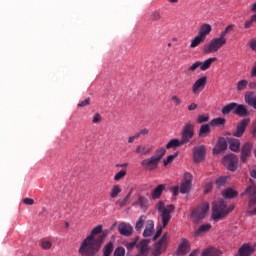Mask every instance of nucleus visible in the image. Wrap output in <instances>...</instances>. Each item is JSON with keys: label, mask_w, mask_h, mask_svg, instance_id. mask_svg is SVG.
Returning <instances> with one entry per match:
<instances>
[{"label": "nucleus", "mask_w": 256, "mask_h": 256, "mask_svg": "<svg viewBox=\"0 0 256 256\" xmlns=\"http://www.w3.org/2000/svg\"><path fill=\"white\" fill-rule=\"evenodd\" d=\"M108 235V231L103 232V226L98 225L92 229L89 236H87L81 243L78 253L81 256H95L101 251L103 242Z\"/></svg>", "instance_id": "1"}, {"label": "nucleus", "mask_w": 256, "mask_h": 256, "mask_svg": "<svg viewBox=\"0 0 256 256\" xmlns=\"http://www.w3.org/2000/svg\"><path fill=\"white\" fill-rule=\"evenodd\" d=\"M166 153L167 150H165V148L157 149L154 155L141 161V166L146 169V171H155Z\"/></svg>", "instance_id": "2"}, {"label": "nucleus", "mask_w": 256, "mask_h": 256, "mask_svg": "<svg viewBox=\"0 0 256 256\" xmlns=\"http://www.w3.org/2000/svg\"><path fill=\"white\" fill-rule=\"evenodd\" d=\"M233 209H235V205L227 206V204H225V201L219 200L218 202L213 204L212 219L214 221H221V219L227 217V215L231 213Z\"/></svg>", "instance_id": "3"}, {"label": "nucleus", "mask_w": 256, "mask_h": 256, "mask_svg": "<svg viewBox=\"0 0 256 256\" xmlns=\"http://www.w3.org/2000/svg\"><path fill=\"white\" fill-rule=\"evenodd\" d=\"M156 209L162 219V227H167L171 221V213L175 211V206L173 204L165 206V202L159 201L156 204Z\"/></svg>", "instance_id": "4"}, {"label": "nucleus", "mask_w": 256, "mask_h": 256, "mask_svg": "<svg viewBox=\"0 0 256 256\" xmlns=\"http://www.w3.org/2000/svg\"><path fill=\"white\" fill-rule=\"evenodd\" d=\"M207 213H209V202H202L192 210L190 217L193 223H201L207 217Z\"/></svg>", "instance_id": "5"}, {"label": "nucleus", "mask_w": 256, "mask_h": 256, "mask_svg": "<svg viewBox=\"0 0 256 256\" xmlns=\"http://www.w3.org/2000/svg\"><path fill=\"white\" fill-rule=\"evenodd\" d=\"M223 45H227V39L213 38L209 44L204 45L203 53H217Z\"/></svg>", "instance_id": "6"}, {"label": "nucleus", "mask_w": 256, "mask_h": 256, "mask_svg": "<svg viewBox=\"0 0 256 256\" xmlns=\"http://www.w3.org/2000/svg\"><path fill=\"white\" fill-rule=\"evenodd\" d=\"M193 135H195V124L188 122L182 128L181 143L184 145L185 143H189V140L193 139Z\"/></svg>", "instance_id": "7"}, {"label": "nucleus", "mask_w": 256, "mask_h": 256, "mask_svg": "<svg viewBox=\"0 0 256 256\" xmlns=\"http://www.w3.org/2000/svg\"><path fill=\"white\" fill-rule=\"evenodd\" d=\"M238 163L239 158L235 154H229L223 158V165L228 169V171H237Z\"/></svg>", "instance_id": "8"}, {"label": "nucleus", "mask_w": 256, "mask_h": 256, "mask_svg": "<svg viewBox=\"0 0 256 256\" xmlns=\"http://www.w3.org/2000/svg\"><path fill=\"white\" fill-rule=\"evenodd\" d=\"M192 183H193V175H191V173L189 172L184 173L183 180L180 185V193H182L183 195L185 193H189V191H191Z\"/></svg>", "instance_id": "9"}, {"label": "nucleus", "mask_w": 256, "mask_h": 256, "mask_svg": "<svg viewBox=\"0 0 256 256\" xmlns=\"http://www.w3.org/2000/svg\"><path fill=\"white\" fill-rule=\"evenodd\" d=\"M205 155H207V148L205 145H200L193 148L194 163H201V161H205Z\"/></svg>", "instance_id": "10"}, {"label": "nucleus", "mask_w": 256, "mask_h": 256, "mask_svg": "<svg viewBox=\"0 0 256 256\" xmlns=\"http://www.w3.org/2000/svg\"><path fill=\"white\" fill-rule=\"evenodd\" d=\"M167 249V233L163 234L162 238L154 245L152 255L159 256Z\"/></svg>", "instance_id": "11"}, {"label": "nucleus", "mask_w": 256, "mask_h": 256, "mask_svg": "<svg viewBox=\"0 0 256 256\" xmlns=\"http://www.w3.org/2000/svg\"><path fill=\"white\" fill-rule=\"evenodd\" d=\"M251 123L250 118H244L236 125V130L232 133L233 137H241L247 131V126Z\"/></svg>", "instance_id": "12"}, {"label": "nucleus", "mask_w": 256, "mask_h": 256, "mask_svg": "<svg viewBox=\"0 0 256 256\" xmlns=\"http://www.w3.org/2000/svg\"><path fill=\"white\" fill-rule=\"evenodd\" d=\"M245 195L249 199V205L250 206L255 205V203H256V186H255V184H251L246 188L245 192L242 193V196H245Z\"/></svg>", "instance_id": "13"}, {"label": "nucleus", "mask_w": 256, "mask_h": 256, "mask_svg": "<svg viewBox=\"0 0 256 256\" xmlns=\"http://www.w3.org/2000/svg\"><path fill=\"white\" fill-rule=\"evenodd\" d=\"M251 151H253V144L251 142H246L241 149L240 159L242 163H247V159L251 157Z\"/></svg>", "instance_id": "14"}, {"label": "nucleus", "mask_w": 256, "mask_h": 256, "mask_svg": "<svg viewBox=\"0 0 256 256\" xmlns=\"http://www.w3.org/2000/svg\"><path fill=\"white\" fill-rule=\"evenodd\" d=\"M118 233L123 237H131L133 235V226L127 222H121L118 225Z\"/></svg>", "instance_id": "15"}, {"label": "nucleus", "mask_w": 256, "mask_h": 256, "mask_svg": "<svg viewBox=\"0 0 256 256\" xmlns=\"http://www.w3.org/2000/svg\"><path fill=\"white\" fill-rule=\"evenodd\" d=\"M205 85H207V77L206 76L201 77L198 80H196V82L192 86V92L195 95H199L200 91L205 89Z\"/></svg>", "instance_id": "16"}, {"label": "nucleus", "mask_w": 256, "mask_h": 256, "mask_svg": "<svg viewBox=\"0 0 256 256\" xmlns=\"http://www.w3.org/2000/svg\"><path fill=\"white\" fill-rule=\"evenodd\" d=\"M253 253H255V247L249 243L243 244L238 250L239 256H251Z\"/></svg>", "instance_id": "17"}, {"label": "nucleus", "mask_w": 256, "mask_h": 256, "mask_svg": "<svg viewBox=\"0 0 256 256\" xmlns=\"http://www.w3.org/2000/svg\"><path fill=\"white\" fill-rule=\"evenodd\" d=\"M149 243H150L149 240L143 239V240L140 241L139 244H137L136 247H137V249H139L138 254L140 256H147V255H149Z\"/></svg>", "instance_id": "18"}, {"label": "nucleus", "mask_w": 256, "mask_h": 256, "mask_svg": "<svg viewBox=\"0 0 256 256\" xmlns=\"http://www.w3.org/2000/svg\"><path fill=\"white\" fill-rule=\"evenodd\" d=\"M153 151V147H151L150 145H138L135 153H137V155H149L151 152Z\"/></svg>", "instance_id": "19"}, {"label": "nucleus", "mask_w": 256, "mask_h": 256, "mask_svg": "<svg viewBox=\"0 0 256 256\" xmlns=\"http://www.w3.org/2000/svg\"><path fill=\"white\" fill-rule=\"evenodd\" d=\"M213 27L210 24L204 23L200 26L198 35L204 39H207V35L211 33Z\"/></svg>", "instance_id": "20"}, {"label": "nucleus", "mask_w": 256, "mask_h": 256, "mask_svg": "<svg viewBox=\"0 0 256 256\" xmlns=\"http://www.w3.org/2000/svg\"><path fill=\"white\" fill-rule=\"evenodd\" d=\"M153 231H155V222H153V220H148L143 232V237H151Z\"/></svg>", "instance_id": "21"}, {"label": "nucleus", "mask_w": 256, "mask_h": 256, "mask_svg": "<svg viewBox=\"0 0 256 256\" xmlns=\"http://www.w3.org/2000/svg\"><path fill=\"white\" fill-rule=\"evenodd\" d=\"M163 191H165V184L158 185L152 192L151 197L152 199H161V195H163Z\"/></svg>", "instance_id": "22"}, {"label": "nucleus", "mask_w": 256, "mask_h": 256, "mask_svg": "<svg viewBox=\"0 0 256 256\" xmlns=\"http://www.w3.org/2000/svg\"><path fill=\"white\" fill-rule=\"evenodd\" d=\"M209 231H211V224H203L194 232V237H201V235H205Z\"/></svg>", "instance_id": "23"}, {"label": "nucleus", "mask_w": 256, "mask_h": 256, "mask_svg": "<svg viewBox=\"0 0 256 256\" xmlns=\"http://www.w3.org/2000/svg\"><path fill=\"white\" fill-rule=\"evenodd\" d=\"M187 251H189V241H187V239H182L177 250V255H187Z\"/></svg>", "instance_id": "24"}, {"label": "nucleus", "mask_w": 256, "mask_h": 256, "mask_svg": "<svg viewBox=\"0 0 256 256\" xmlns=\"http://www.w3.org/2000/svg\"><path fill=\"white\" fill-rule=\"evenodd\" d=\"M234 114L238 115V117H247L249 115V112L247 111V107L243 104H237Z\"/></svg>", "instance_id": "25"}, {"label": "nucleus", "mask_w": 256, "mask_h": 256, "mask_svg": "<svg viewBox=\"0 0 256 256\" xmlns=\"http://www.w3.org/2000/svg\"><path fill=\"white\" fill-rule=\"evenodd\" d=\"M247 105L256 109V95L253 92H247L245 95Z\"/></svg>", "instance_id": "26"}, {"label": "nucleus", "mask_w": 256, "mask_h": 256, "mask_svg": "<svg viewBox=\"0 0 256 256\" xmlns=\"http://www.w3.org/2000/svg\"><path fill=\"white\" fill-rule=\"evenodd\" d=\"M202 256H221V252L219 249L215 247H209L203 250Z\"/></svg>", "instance_id": "27"}, {"label": "nucleus", "mask_w": 256, "mask_h": 256, "mask_svg": "<svg viewBox=\"0 0 256 256\" xmlns=\"http://www.w3.org/2000/svg\"><path fill=\"white\" fill-rule=\"evenodd\" d=\"M229 149L237 153L241 149V141L239 139H230L229 140Z\"/></svg>", "instance_id": "28"}, {"label": "nucleus", "mask_w": 256, "mask_h": 256, "mask_svg": "<svg viewBox=\"0 0 256 256\" xmlns=\"http://www.w3.org/2000/svg\"><path fill=\"white\" fill-rule=\"evenodd\" d=\"M225 149H227V141L219 140L217 146L213 149V153L219 155V153L225 151Z\"/></svg>", "instance_id": "29"}, {"label": "nucleus", "mask_w": 256, "mask_h": 256, "mask_svg": "<svg viewBox=\"0 0 256 256\" xmlns=\"http://www.w3.org/2000/svg\"><path fill=\"white\" fill-rule=\"evenodd\" d=\"M217 61V58H208L204 62H201L200 70L201 71H207V69H210L211 65Z\"/></svg>", "instance_id": "30"}, {"label": "nucleus", "mask_w": 256, "mask_h": 256, "mask_svg": "<svg viewBox=\"0 0 256 256\" xmlns=\"http://www.w3.org/2000/svg\"><path fill=\"white\" fill-rule=\"evenodd\" d=\"M145 221H147V216L141 215L135 224V231H137V233H141V229H143Z\"/></svg>", "instance_id": "31"}, {"label": "nucleus", "mask_w": 256, "mask_h": 256, "mask_svg": "<svg viewBox=\"0 0 256 256\" xmlns=\"http://www.w3.org/2000/svg\"><path fill=\"white\" fill-rule=\"evenodd\" d=\"M236 107H237V103L231 102L222 108V114L229 115V113H231V111H233V113H235Z\"/></svg>", "instance_id": "32"}, {"label": "nucleus", "mask_w": 256, "mask_h": 256, "mask_svg": "<svg viewBox=\"0 0 256 256\" xmlns=\"http://www.w3.org/2000/svg\"><path fill=\"white\" fill-rule=\"evenodd\" d=\"M211 133V126L209 124H203L200 126L198 136L199 137H207Z\"/></svg>", "instance_id": "33"}, {"label": "nucleus", "mask_w": 256, "mask_h": 256, "mask_svg": "<svg viewBox=\"0 0 256 256\" xmlns=\"http://www.w3.org/2000/svg\"><path fill=\"white\" fill-rule=\"evenodd\" d=\"M181 145H185L181 143L179 139H172L166 144V149H177V147H181Z\"/></svg>", "instance_id": "34"}, {"label": "nucleus", "mask_w": 256, "mask_h": 256, "mask_svg": "<svg viewBox=\"0 0 256 256\" xmlns=\"http://www.w3.org/2000/svg\"><path fill=\"white\" fill-rule=\"evenodd\" d=\"M223 197L225 199H234V197H237V191L233 190L232 188H227L222 192Z\"/></svg>", "instance_id": "35"}, {"label": "nucleus", "mask_w": 256, "mask_h": 256, "mask_svg": "<svg viewBox=\"0 0 256 256\" xmlns=\"http://www.w3.org/2000/svg\"><path fill=\"white\" fill-rule=\"evenodd\" d=\"M205 42V38H202L199 34L191 41L190 47L191 49H195V47H199L201 43Z\"/></svg>", "instance_id": "36"}, {"label": "nucleus", "mask_w": 256, "mask_h": 256, "mask_svg": "<svg viewBox=\"0 0 256 256\" xmlns=\"http://www.w3.org/2000/svg\"><path fill=\"white\" fill-rule=\"evenodd\" d=\"M134 205H140L141 209H147L149 205V200L143 196L138 197V201L134 203Z\"/></svg>", "instance_id": "37"}, {"label": "nucleus", "mask_w": 256, "mask_h": 256, "mask_svg": "<svg viewBox=\"0 0 256 256\" xmlns=\"http://www.w3.org/2000/svg\"><path fill=\"white\" fill-rule=\"evenodd\" d=\"M111 253H113V242H108L103 247V256H111Z\"/></svg>", "instance_id": "38"}, {"label": "nucleus", "mask_w": 256, "mask_h": 256, "mask_svg": "<svg viewBox=\"0 0 256 256\" xmlns=\"http://www.w3.org/2000/svg\"><path fill=\"white\" fill-rule=\"evenodd\" d=\"M161 19V10H154L151 14H150V21H160Z\"/></svg>", "instance_id": "39"}, {"label": "nucleus", "mask_w": 256, "mask_h": 256, "mask_svg": "<svg viewBox=\"0 0 256 256\" xmlns=\"http://www.w3.org/2000/svg\"><path fill=\"white\" fill-rule=\"evenodd\" d=\"M121 191L122 190H121V187H119V185H114L112 187L111 194H110L111 198L112 199L117 198L119 196V193H121Z\"/></svg>", "instance_id": "40"}, {"label": "nucleus", "mask_w": 256, "mask_h": 256, "mask_svg": "<svg viewBox=\"0 0 256 256\" xmlns=\"http://www.w3.org/2000/svg\"><path fill=\"white\" fill-rule=\"evenodd\" d=\"M234 27H235V25H233V24L228 25V26L225 28V30L220 33L219 38H220V39H227V38H225V37H227V33H230V31H233V28H234Z\"/></svg>", "instance_id": "41"}, {"label": "nucleus", "mask_w": 256, "mask_h": 256, "mask_svg": "<svg viewBox=\"0 0 256 256\" xmlns=\"http://www.w3.org/2000/svg\"><path fill=\"white\" fill-rule=\"evenodd\" d=\"M126 175H127V169L120 170L114 176V181H121V179L125 178Z\"/></svg>", "instance_id": "42"}, {"label": "nucleus", "mask_w": 256, "mask_h": 256, "mask_svg": "<svg viewBox=\"0 0 256 256\" xmlns=\"http://www.w3.org/2000/svg\"><path fill=\"white\" fill-rule=\"evenodd\" d=\"M210 125H212L213 127L217 126V125H225V118H215L213 120H211Z\"/></svg>", "instance_id": "43"}, {"label": "nucleus", "mask_w": 256, "mask_h": 256, "mask_svg": "<svg viewBox=\"0 0 256 256\" xmlns=\"http://www.w3.org/2000/svg\"><path fill=\"white\" fill-rule=\"evenodd\" d=\"M247 85H249L247 80H240L237 84L238 91H245V89H247Z\"/></svg>", "instance_id": "44"}, {"label": "nucleus", "mask_w": 256, "mask_h": 256, "mask_svg": "<svg viewBox=\"0 0 256 256\" xmlns=\"http://www.w3.org/2000/svg\"><path fill=\"white\" fill-rule=\"evenodd\" d=\"M133 193V189H131L128 194L126 195V197L119 202L120 207H125V205H127V203H129V199H131V195Z\"/></svg>", "instance_id": "45"}, {"label": "nucleus", "mask_w": 256, "mask_h": 256, "mask_svg": "<svg viewBox=\"0 0 256 256\" xmlns=\"http://www.w3.org/2000/svg\"><path fill=\"white\" fill-rule=\"evenodd\" d=\"M177 155H179V153L176 152L175 154L169 155L166 159H164V166L167 167L169 163H172V161L177 157Z\"/></svg>", "instance_id": "46"}, {"label": "nucleus", "mask_w": 256, "mask_h": 256, "mask_svg": "<svg viewBox=\"0 0 256 256\" xmlns=\"http://www.w3.org/2000/svg\"><path fill=\"white\" fill-rule=\"evenodd\" d=\"M207 121H209V115H198L197 117V123H207Z\"/></svg>", "instance_id": "47"}, {"label": "nucleus", "mask_w": 256, "mask_h": 256, "mask_svg": "<svg viewBox=\"0 0 256 256\" xmlns=\"http://www.w3.org/2000/svg\"><path fill=\"white\" fill-rule=\"evenodd\" d=\"M225 183H227V177L221 176L216 180L217 187H223Z\"/></svg>", "instance_id": "48"}, {"label": "nucleus", "mask_w": 256, "mask_h": 256, "mask_svg": "<svg viewBox=\"0 0 256 256\" xmlns=\"http://www.w3.org/2000/svg\"><path fill=\"white\" fill-rule=\"evenodd\" d=\"M199 67L201 68V61H196L195 63H193V64L188 68V71H190V72L197 71V69H199Z\"/></svg>", "instance_id": "49"}, {"label": "nucleus", "mask_w": 256, "mask_h": 256, "mask_svg": "<svg viewBox=\"0 0 256 256\" xmlns=\"http://www.w3.org/2000/svg\"><path fill=\"white\" fill-rule=\"evenodd\" d=\"M114 256H125V248L123 247H117L114 250Z\"/></svg>", "instance_id": "50"}, {"label": "nucleus", "mask_w": 256, "mask_h": 256, "mask_svg": "<svg viewBox=\"0 0 256 256\" xmlns=\"http://www.w3.org/2000/svg\"><path fill=\"white\" fill-rule=\"evenodd\" d=\"M41 247H42V249L47 250V249H49L50 247H53V243H51V241H49V240H43V241L41 242Z\"/></svg>", "instance_id": "51"}, {"label": "nucleus", "mask_w": 256, "mask_h": 256, "mask_svg": "<svg viewBox=\"0 0 256 256\" xmlns=\"http://www.w3.org/2000/svg\"><path fill=\"white\" fill-rule=\"evenodd\" d=\"M171 100H172V103H174V105L176 107H179V105H181V103H183L181 98H179L177 95L172 96Z\"/></svg>", "instance_id": "52"}, {"label": "nucleus", "mask_w": 256, "mask_h": 256, "mask_svg": "<svg viewBox=\"0 0 256 256\" xmlns=\"http://www.w3.org/2000/svg\"><path fill=\"white\" fill-rule=\"evenodd\" d=\"M88 105H91V98H86L85 100L81 101L78 104V107H87Z\"/></svg>", "instance_id": "53"}, {"label": "nucleus", "mask_w": 256, "mask_h": 256, "mask_svg": "<svg viewBox=\"0 0 256 256\" xmlns=\"http://www.w3.org/2000/svg\"><path fill=\"white\" fill-rule=\"evenodd\" d=\"M135 247H137V239L133 242H128L126 244V249H128V251H131V249H135Z\"/></svg>", "instance_id": "54"}, {"label": "nucleus", "mask_w": 256, "mask_h": 256, "mask_svg": "<svg viewBox=\"0 0 256 256\" xmlns=\"http://www.w3.org/2000/svg\"><path fill=\"white\" fill-rule=\"evenodd\" d=\"M92 123H94V124L101 123V114L96 113L93 116Z\"/></svg>", "instance_id": "55"}, {"label": "nucleus", "mask_w": 256, "mask_h": 256, "mask_svg": "<svg viewBox=\"0 0 256 256\" xmlns=\"http://www.w3.org/2000/svg\"><path fill=\"white\" fill-rule=\"evenodd\" d=\"M249 47L252 49V51H256V38H252L249 41Z\"/></svg>", "instance_id": "56"}, {"label": "nucleus", "mask_w": 256, "mask_h": 256, "mask_svg": "<svg viewBox=\"0 0 256 256\" xmlns=\"http://www.w3.org/2000/svg\"><path fill=\"white\" fill-rule=\"evenodd\" d=\"M163 233V228L160 227L157 231L156 234L153 237V241H156V239H159V237H161V234Z\"/></svg>", "instance_id": "57"}, {"label": "nucleus", "mask_w": 256, "mask_h": 256, "mask_svg": "<svg viewBox=\"0 0 256 256\" xmlns=\"http://www.w3.org/2000/svg\"><path fill=\"white\" fill-rule=\"evenodd\" d=\"M251 27H253V21L251 20H246L245 23H244V28L245 29H251Z\"/></svg>", "instance_id": "58"}, {"label": "nucleus", "mask_w": 256, "mask_h": 256, "mask_svg": "<svg viewBox=\"0 0 256 256\" xmlns=\"http://www.w3.org/2000/svg\"><path fill=\"white\" fill-rule=\"evenodd\" d=\"M23 203H24V205H33V203H35V200H33L31 198H24Z\"/></svg>", "instance_id": "59"}, {"label": "nucleus", "mask_w": 256, "mask_h": 256, "mask_svg": "<svg viewBox=\"0 0 256 256\" xmlns=\"http://www.w3.org/2000/svg\"><path fill=\"white\" fill-rule=\"evenodd\" d=\"M211 189H213V183H209L204 188V193H211Z\"/></svg>", "instance_id": "60"}, {"label": "nucleus", "mask_w": 256, "mask_h": 256, "mask_svg": "<svg viewBox=\"0 0 256 256\" xmlns=\"http://www.w3.org/2000/svg\"><path fill=\"white\" fill-rule=\"evenodd\" d=\"M250 175L253 177V179H256V166L250 169Z\"/></svg>", "instance_id": "61"}, {"label": "nucleus", "mask_w": 256, "mask_h": 256, "mask_svg": "<svg viewBox=\"0 0 256 256\" xmlns=\"http://www.w3.org/2000/svg\"><path fill=\"white\" fill-rule=\"evenodd\" d=\"M172 192H173L174 197H177V195H179V186H174L172 188Z\"/></svg>", "instance_id": "62"}, {"label": "nucleus", "mask_w": 256, "mask_h": 256, "mask_svg": "<svg viewBox=\"0 0 256 256\" xmlns=\"http://www.w3.org/2000/svg\"><path fill=\"white\" fill-rule=\"evenodd\" d=\"M197 109V104L196 103H191L188 106V111H195Z\"/></svg>", "instance_id": "63"}, {"label": "nucleus", "mask_w": 256, "mask_h": 256, "mask_svg": "<svg viewBox=\"0 0 256 256\" xmlns=\"http://www.w3.org/2000/svg\"><path fill=\"white\" fill-rule=\"evenodd\" d=\"M140 135H149V129L144 128V129L140 130Z\"/></svg>", "instance_id": "64"}]
</instances>
